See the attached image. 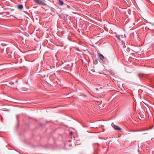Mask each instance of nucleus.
I'll use <instances>...</instances> for the list:
<instances>
[{"label": "nucleus", "mask_w": 154, "mask_h": 154, "mask_svg": "<svg viewBox=\"0 0 154 154\" xmlns=\"http://www.w3.org/2000/svg\"><path fill=\"white\" fill-rule=\"evenodd\" d=\"M35 2L38 4L40 5L46 6V4L40 0H33Z\"/></svg>", "instance_id": "f257e3e1"}, {"label": "nucleus", "mask_w": 154, "mask_h": 154, "mask_svg": "<svg viewBox=\"0 0 154 154\" xmlns=\"http://www.w3.org/2000/svg\"><path fill=\"white\" fill-rule=\"evenodd\" d=\"M112 127L115 130L118 131H121L122 130V129L119 126L114 125L113 123H112Z\"/></svg>", "instance_id": "f03ea898"}, {"label": "nucleus", "mask_w": 154, "mask_h": 154, "mask_svg": "<svg viewBox=\"0 0 154 154\" xmlns=\"http://www.w3.org/2000/svg\"><path fill=\"white\" fill-rule=\"evenodd\" d=\"M98 55L99 58L100 60L103 61L105 58L100 53H98Z\"/></svg>", "instance_id": "7ed1b4c3"}, {"label": "nucleus", "mask_w": 154, "mask_h": 154, "mask_svg": "<svg viewBox=\"0 0 154 154\" xmlns=\"http://www.w3.org/2000/svg\"><path fill=\"white\" fill-rule=\"evenodd\" d=\"M118 37L119 39L120 40H121L122 42H123V39L125 38V36L123 35H119Z\"/></svg>", "instance_id": "20e7f679"}, {"label": "nucleus", "mask_w": 154, "mask_h": 154, "mask_svg": "<svg viewBox=\"0 0 154 154\" xmlns=\"http://www.w3.org/2000/svg\"><path fill=\"white\" fill-rule=\"evenodd\" d=\"M57 1L58 4L59 5L62 6L63 5L64 3L63 1L60 0H57Z\"/></svg>", "instance_id": "39448f33"}, {"label": "nucleus", "mask_w": 154, "mask_h": 154, "mask_svg": "<svg viewBox=\"0 0 154 154\" xmlns=\"http://www.w3.org/2000/svg\"><path fill=\"white\" fill-rule=\"evenodd\" d=\"M17 8L19 10H22L23 8L22 5L18 4L17 5Z\"/></svg>", "instance_id": "423d86ee"}, {"label": "nucleus", "mask_w": 154, "mask_h": 154, "mask_svg": "<svg viewBox=\"0 0 154 154\" xmlns=\"http://www.w3.org/2000/svg\"><path fill=\"white\" fill-rule=\"evenodd\" d=\"M9 83L11 85H13L14 84V82H10Z\"/></svg>", "instance_id": "0eeeda50"}, {"label": "nucleus", "mask_w": 154, "mask_h": 154, "mask_svg": "<svg viewBox=\"0 0 154 154\" xmlns=\"http://www.w3.org/2000/svg\"><path fill=\"white\" fill-rule=\"evenodd\" d=\"M67 7L68 8H71V7L69 5H67Z\"/></svg>", "instance_id": "6e6552de"}, {"label": "nucleus", "mask_w": 154, "mask_h": 154, "mask_svg": "<svg viewBox=\"0 0 154 154\" xmlns=\"http://www.w3.org/2000/svg\"><path fill=\"white\" fill-rule=\"evenodd\" d=\"M72 134H73V133L72 132H70L69 133V134L70 135H72Z\"/></svg>", "instance_id": "1a4fd4ad"}, {"label": "nucleus", "mask_w": 154, "mask_h": 154, "mask_svg": "<svg viewBox=\"0 0 154 154\" xmlns=\"http://www.w3.org/2000/svg\"><path fill=\"white\" fill-rule=\"evenodd\" d=\"M17 82V81H16V82Z\"/></svg>", "instance_id": "9d476101"}]
</instances>
